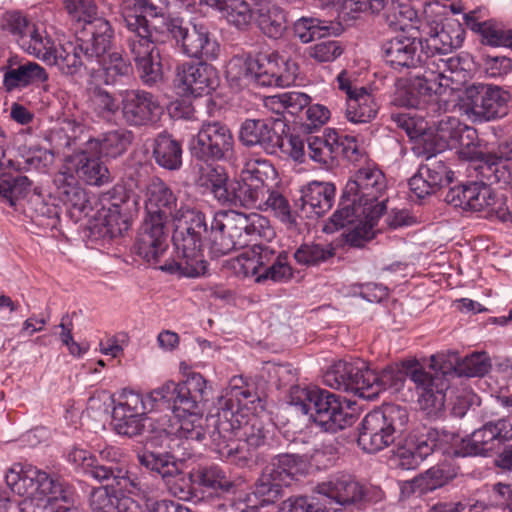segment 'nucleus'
Here are the masks:
<instances>
[{"mask_svg":"<svg viewBox=\"0 0 512 512\" xmlns=\"http://www.w3.org/2000/svg\"><path fill=\"white\" fill-rule=\"evenodd\" d=\"M6 26L23 51L57 66L67 76L78 74L82 68L95 71V64L109 51L114 37V31L106 19L87 23L73 41L59 46L55 45L44 28L28 21L18 12L7 15Z\"/></svg>","mask_w":512,"mask_h":512,"instance_id":"obj_1","label":"nucleus"},{"mask_svg":"<svg viewBox=\"0 0 512 512\" xmlns=\"http://www.w3.org/2000/svg\"><path fill=\"white\" fill-rule=\"evenodd\" d=\"M511 440L512 422L508 418H500L485 422L459 443L455 433L426 426L416 429L410 435L409 443L418 457L425 460L436 453L461 457L487 456Z\"/></svg>","mask_w":512,"mask_h":512,"instance_id":"obj_2","label":"nucleus"},{"mask_svg":"<svg viewBox=\"0 0 512 512\" xmlns=\"http://www.w3.org/2000/svg\"><path fill=\"white\" fill-rule=\"evenodd\" d=\"M207 419L209 437L216 452L232 463L246 467L257 463L256 450L265 443L264 426L257 418L243 425L232 413V405Z\"/></svg>","mask_w":512,"mask_h":512,"instance_id":"obj_3","label":"nucleus"},{"mask_svg":"<svg viewBox=\"0 0 512 512\" xmlns=\"http://www.w3.org/2000/svg\"><path fill=\"white\" fill-rule=\"evenodd\" d=\"M273 236V228L265 216L255 212L230 210L215 214L206 240L210 253L220 257L235 249L244 248L258 237L270 239Z\"/></svg>","mask_w":512,"mask_h":512,"instance_id":"obj_4","label":"nucleus"},{"mask_svg":"<svg viewBox=\"0 0 512 512\" xmlns=\"http://www.w3.org/2000/svg\"><path fill=\"white\" fill-rule=\"evenodd\" d=\"M10 489L24 497L18 503L20 512H54L57 502L69 503V491L59 480L32 465H25L19 472L11 470L6 475Z\"/></svg>","mask_w":512,"mask_h":512,"instance_id":"obj_5","label":"nucleus"},{"mask_svg":"<svg viewBox=\"0 0 512 512\" xmlns=\"http://www.w3.org/2000/svg\"><path fill=\"white\" fill-rule=\"evenodd\" d=\"M288 403L311 419L323 431L335 433L355 421L350 407L339 396L316 386L292 385Z\"/></svg>","mask_w":512,"mask_h":512,"instance_id":"obj_6","label":"nucleus"},{"mask_svg":"<svg viewBox=\"0 0 512 512\" xmlns=\"http://www.w3.org/2000/svg\"><path fill=\"white\" fill-rule=\"evenodd\" d=\"M153 28L159 32L155 33L156 41L174 40L176 47L189 58L211 61L219 56L217 40L202 23H192L189 27L182 18L167 16V19H156Z\"/></svg>","mask_w":512,"mask_h":512,"instance_id":"obj_7","label":"nucleus"},{"mask_svg":"<svg viewBox=\"0 0 512 512\" xmlns=\"http://www.w3.org/2000/svg\"><path fill=\"white\" fill-rule=\"evenodd\" d=\"M409 413L405 407L387 404L372 410L358 428V446L367 453H377L390 446L407 429Z\"/></svg>","mask_w":512,"mask_h":512,"instance_id":"obj_8","label":"nucleus"},{"mask_svg":"<svg viewBox=\"0 0 512 512\" xmlns=\"http://www.w3.org/2000/svg\"><path fill=\"white\" fill-rule=\"evenodd\" d=\"M298 72L295 62L277 53H260L245 60L230 61L227 73L237 79H245L259 86L288 87L294 84Z\"/></svg>","mask_w":512,"mask_h":512,"instance_id":"obj_9","label":"nucleus"},{"mask_svg":"<svg viewBox=\"0 0 512 512\" xmlns=\"http://www.w3.org/2000/svg\"><path fill=\"white\" fill-rule=\"evenodd\" d=\"M405 367L407 376L414 383L419 409L431 420L442 418L449 388L445 373L427 371L418 362L405 364Z\"/></svg>","mask_w":512,"mask_h":512,"instance_id":"obj_10","label":"nucleus"},{"mask_svg":"<svg viewBox=\"0 0 512 512\" xmlns=\"http://www.w3.org/2000/svg\"><path fill=\"white\" fill-rule=\"evenodd\" d=\"M234 137L229 127L220 121L202 122L189 143L191 155L205 163L229 161L234 155Z\"/></svg>","mask_w":512,"mask_h":512,"instance_id":"obj_11","label":"nucleus"},{"mask_svg":"<svg viewBox=\"0 0 512 512\" xmlns=\"http://www.w3.org/2000/svg\"><path fill=\"white\" fill-rule=\"evenodd\" d=\"M386 188L384 173L377 167L367 166L360 168L343 190L369 211L371 219H379L386 210Z\"/></svg>","mask_w":512,"mask_h":512,"instance_id":"obj_12","label":"nucleus"},{"mask_svg":"<svg viewBox=\"0 0 512 512\" xmlns=\"http://www.w3.org/2000/svg\"><path fill=\"white\" fill-rule=\"evenodd\" d=\"M274 174L275 169L269 161H248L241 171V180L232 188L229 202L260 210L265 206V197L270 189L268 180Z\"/></svg>","mask_w":512,"mask_h":512,"instance_id":"obj_13","label":"nucleus"},{"mask_svg":"<svg viewBox=\"0 0 512 512\" xmlns=\"http://www.w3.org/2000/svg\"><path fill=\"white\" fill-rule=\"evenodd\" d=\"M122 453L118 448L107 446L99 451V460L88 463V474L99 482H110L112 488L122 493L146 496V490L137 477L129 474Z\"/></svg>","mask_w":512,"mask_h":512,"instance_id":"obj_14","label":"nucleus"},{"mask_svg":"<svg viewBox=\"0 0 512 512\" xmlns=\"http://www.w3.org/2000/svg\"><path fill=\"white\" fill-rule=\"evenodd\" d=\"M172 239L176 249V259L166 261L160 269L189 278L204 275L207 263L202 253L203 238L175 229Z\"/></svg>","mask_w":512,"mask_h":512,"instance_id":"obj_15","label":"nucleus"},{"mask_svg":"<svg viewBox=\"0 0 512 512\" xmlns=\"http://www.w3.org/2000/svg\"><path fill=\"white\" fill-rule=\"evenodd\" d=\"M169 437L150 432L147 448L137 455L140 465L160 475L163 481H170L174 476H179L182 468V462L175 454L176 446Z\"/></svg>","mask_w":512,"mask_h":512,"instance_id":"obj_16","label":"nucleus"},{"mask_svg":"<svg viewBox=\"0 0 512 512\" xmlns=\"http://www.w3.org/2000/svg\"><path fill=\"white\" fill-rule=\"evenodd\" d=\"M196 410L184 411L179 408L173 416H162L156 422H150V432L170 436L175 446L178 445L177 438L201 441L206 433L209 434L207 419L210 416L204 419Z\"/></svg>","mask_w":512,"mask_h":512,"instance_id":"obj_17","label":"nucleus"},{"mask_svg":"<svg viewBox=\"0 0 512 512\" xmlns=\"http://www.w3.org/2000/svg\"><path fill=\"white\" fill-rule=\"evenodd\" d=\"M440 60H430L428 68L416 71L410 83L400 92L399 102L409 108H421L433 94H443L447 89H455L451 78L442 77L431 69L441 66Z\"/></svg>","mask_w":512,"mask_h":512,"instance_id":"obj_18","label":"nucleus"},{"mask_svg":"<svg viewBox=\"0 0 512 512\" xmlns=\"http://www.w3.org/2000/svg\"><path fill=\"white\" fill-rule=\"evenodd\" d=\"M424 47V66L428 68L430 60H440L442 65L438 68L431 69L442 77L451 78V82L459 84L461 76L466 71V61L458 55L452 54L454 43L450 34L441 29L435 34L425 39Z\"/></svg>","mask_w":512,"mask_h":512,"instance_id":"obj_19","label":"nucleus"},{"mask_svg":"<svg viewBox=\"0 0 512 512\" xmlns=\"http://www.w3.org/2000/svg\"><path fill=\"white\" fill-rule=\"evenodd\" d=\"M510 95L498 86L478 84L465 91V106L476 120L491 121L508 113Z\"/></svg>","mask_w":512,"mask_h":512,"instance_id":"obj_20","label":"nucleus"},{"mask_svg":"<svg viewBox=\"0 0 512 512\" xmlns=\"http://www.w3.org/2000/svg\"><path fill=\"white\" fill-rule=\"evenodd\" d=\"M155 33L159 32L153 28L151 34H131L126 38V48L132 56L141 80L151 86L162 80V65L160 53L154 44H160L155 40Z\"/></svg>","mask_w":512,"mask_h":512,"instance_id":"obj_21","label":"nucleus"},{"mask_svg":"<svg viewBox=\"0 0 512 512\" xmlns=\"http://www.w3.org/2000/svg\"><path fill=\"white\" fill-rule=\"evenodd\" d=\"M478 177L479 181L450 188L445 201L463 211L485 212V216L492 219V203L496 202L498 194L490 188L494 183L484 181L479 173Z\"/></svg>","mask_w":512,"mask_h":512,"instance_id":"obj_22","label":"nucleus"},{"mask_svg":"<svg viewBox=\"0 0 512 512\" xmlns=\"http://www.w3.org/2000/svg\"><path fill=\"white\" fill-rule=\"evenodd\" d=\"M385 63L397 71H420L424 66V47L421 40L399 33L382 44Z\"/></svg>","mask_w":512,"mask_h":512,"instance_id":"obj_23","label":"nucleus"},{"mask_svg":"<svg viewBox=\"0 0 512 512\" xmlns=\"http://www.w3.org/2000/svg\"><path fill=\"white\" fill-rule=\"evenodd\" d=\"M283 123L277 118L246 119L239 130L240 142L248 147H259L267 154H277L282 145Z\"/></svg>","mask_w":512,"mask_h":512,"instance_id":"obj_24","label":"nucleus"},{"mask_svg":"<svg viewBox=\"0 0 512 512\" xmlns=\"http://www.w3.org/2000/svg\"><path fill=\"white\" fill-rule=\"evenodd\" d=\"M162 107L150 92L131 89L121 94V112L129 126H146L155 123L162 114Z\"/></svg>","mask_w":512,"mask_h":512,"instance_id":"obj_25","label":"nucleus"},{"mask_svg":"<svg viewBox=\"0 0 512 512\" xmlns=\"http://www.w3.org/2000/svg\"><path fill=\"white\" fill-rule=\"evenodd\" d=\"M370 368L362 360L354 362L339 361L335 363L324 375L326 385L337 390L352 393L366 399L367 371Z\"/></svg>","mask_w":512,"mask_h":512,"instance_id":"obj_26","label":"nucleus"},{"mask_svg":"<svg viewBox=\"0 0 512 512\" xmlns=\"http://www.w3.org/2000/svg\"><path fill=\"white\" fill-rule=\"evenodd\" d=\"M469 159L474 162L473 168L488 183H507L511 173L504 163L512 161V137L497 147L496 151L482 153L474 151Z\"/></svg>","mask_w":512,"mask_h":512,"instance_id":"obj_27","label":"nucleus"},{"mask_svg":"<svg viewBox=\"0 0 512 512\" xmlns=\"http://www.w3.org/2000/svg\"><path fill=\"white\" fill-rule=\"evenodd\" d=\"M166 223L159 216H147L139 230L135 249L147 262L158 263L168 248Z\"/></svg>","mask_w":512,"mask_h":512,"instance_id":"obj_28","label":"nucleus"},{"mask_svg":"<svg viewBox=\"0 0 512 512\" xmlns=\"http://www.w3.org/2000/svg\"><path fill=\"white\" fill-rule=\"evenodd\" d=\"M175 82L185 93L196 97L210 94L219 84L215 68L200 62L184 63L177 68Z\"/></svg>","mask_w":512,"mask_h":512,"instance_id":"obj_29","label":"nucleus"},{"mask_svg":"<svg viewBox=\"0 0 512 512\" xmlns=\"http://www.w3.org/2000/svg\"><path fill=\"white\" fill-rule=\"evenodd\" d=\"M316 493L327 504L346 507L363 499L362 485L353 476L345 473L331 476L327 481L317 485Z\"/></svg>","mask_w":512,"mask_h":512,"instance_id":"obj_30","label":"nucleus"},{"mask_svg":"<svg viewBox=\"0 0 512 512\" xmlns=\"http://www.w3.org/2000/svg\"><path fill=\"white\" fill-rule=\"evenodd\" d=\"M91 149L86 148L75 152L66 158L67 165L63 169H69L77 177L89 185L102 186L111 181L108 168L101 160L91 155Z\"/></svg>","mask_w":512,"mask_h":512,"instance_id":"obj_31","label":"nucleus"},{"mask_svg":"<svg viewBox=\"0 0 512 512\" xmlns=\"http://www.w3.org/2000/svg\"><path fill=\"white\" fill-rule=\"evenodd\" d=\"M122 16L131 34H151L156 19H167L149 0H124Z\"/></svg>","mask_w":512,"mask_h":512,"instance_id":"obj_32","label":"nucleus"},{"mask_svg":"<svg viewBox=\"0 0 512 512\" xmlns=\"http://www.w3.org/2000/svg\"><path fill=\"white\" fill-rule=\"evenodd\" d=\"M3 70V86L8 92L32 85H39L48 80L46 70L40 64L33 61L16 63L13 58H10L8 65L3 67Z\"/></svg>","mask_w":512,"mask_h":512,"instance_id":"obj_33","label":"nucleus"},{"mask_svg":"<svg viewBox=\"0 0 512 512\" xmlns=\"http://www.w3.org/2000/svg\"><path fill=\"white\" fill-rule=\"evenodd\" d=\"M145 206L147 216H159L164 222L179 211L176 195L160 178H153L148 184Z\"/></svg>","mask_w":512,"mask_h":512,"instance_id":"obj_34","label":"nucleus"},{"mask_svg":"<svg viewBox=\"0 0 512 512\" xmlns=\"http://www.w3.org/2000/svg\"><path fill=\"white\" fill-rule=\"evenodd\" d=\"M335 185L331 182L313 181L301 190L302 210L308 217H321L334 203Z\"/></svg>","mask_w":512,"mask_h":512,"instance_id":"obj_35","label":"nucleus"},{"mask_svg":"<svg viewBox=\"0 0 512 512\" xmlns=\"http://www.w3.org/2000/svg\"><path fill=\"white\" fill-rule=\"evenodd\" d=\"M277 254L267 245H253L231 260V268L238 276H258L275 259Z\"/></svg>","mask_w":512,"mask_h":512,"instance_id":"obj_36","label":"nucleus"},{"mask_svg":"<svg viewBox=\"0 0 512 512\" xmlns=\"http://www.w3.org/2000/svg\"><path fill=\"white\" fill-rule=\"evenodd\" d=\"M220 15V18L239 31H247L253 22L254 11L245 0H200Z\"/></svg>","mask_w":512,"mask_h":512,"instance_id":"obj_37","label":"nucleus"},{"mask_svg":"<svg viewBox=\"0 0 512 512\" xmlns=\"http://www.w3.org/2000/svg\"><path fill=\"white\" fill-rule=\"evenodd\" d=\"M54 184L59 199L65 205L80 213L86 212L89 208L87 193L69 169L60 170L54 177Z\"/></svg>","mask_w":512,"mask_h":512,"instance_id":"obj_38","label":"nucleus"},{"mask_svg":"<svg viewBox=\"0 0 512 512\" xmlns=\"http://www.w3.org/2000/svg\"><path fill=\"white\" fill-rule=\"evenodd\" d=\"M134 140L132 131L117 128L102 133L97 138L89 139L88 149L97 150L102 157L115 159L123 155Z\"/></svg>","mask_w":512,"mask_h":512,"instance_id":"obj_39","label":"nucleus"},{"mask_svg":"<svg viewBox=\"0 0 512 512\" xmlns=\"http://www.w3.org/2000/svg\"><path fill=\"white\" fill-rule=\"evenodd\" d=\"M253 21L259 30L271 39L281 38L286 31L285 13L271 1L256 4Z\"/></svg>","mask_w":512,"mask_h":512,"instance_id":"obj_40","label":"nucleus"},{"mask_svg":"<svg viewBox=\"0 0 512 512\" xmlns=\"http://www.w3.org/2000/svg\"><path fill=\"white\" fill-rule=\"evenodd\" d=\"M367 209L356 201L345 190L342 191L338 208L329 218L324 226L326 233H333L336 230L348 228L367 216Z\"/></svg>","mask_w":512,"mask_h":512,"instance_id":"obj_41","label":"nucleus"},{"mask_svg":"<svg viewBox=\"0 0 512 512\" xmlns=\"http://www.w3.org/2000/svg\"><path fill=\"white\" fill-rule=\"evenodd\" d=\"M436 136L451 148L457 146L469 148L471 141L476 136V130L462 124L456 117H446L438 122Z\"/></svg>","mask_w":512,"mask_h":512,"instance_id":"obj_42","label":"nucleus"},{"mask_svg":"<svg viewBox=\"0 0 512 512\" xmlns=\"http://www.w3.org/2000/svg\"><path fill=\"white\" fill-rule=\"evenodd\" d=\"M378 105L374 96L360 87L354 96L347 98L346 118L355 124L368 123L376 117Z\"/></svg>","mask_w":512,"mask_h":512,"instance_id":"obj_43","label":"nucleus"},{"mask_svg":"<svg viewBox=\"0 0 512 512\" xmlns=\"http://www.w3.org/2000/svg\"><path fill=\"white\" fill-rule=\"evenodd\" d=\"M405 374L400 369L392 366H387L380 372L374 370L367 371V387L366 399L371 400L376 398L381 392L388 389L395 391L399 390L404 383Z\"/></svg>","mask_w":512,"mask_h":512,"instance_id":"obj_44","label":"nucleus"},{"mask_svg":"<svg viewBox=\"0 0 512 512\" xmlns=\"http://www.w3.org/2000/svg\"><path fill=\"white\" fill-rule=\"evenodd\" d=\"M180 408L184 411L197 409L198 404L208 400L209 390L204 377L196 372L187 375L185 381L178 383Z\"/></svg>","mask_w":512,"mask_h":512,"instance_id":"obj_45","label":"nucleus"},{"mask_svg":"<svg viewBox=\"0 0 512 512\" xmlns=\"http://www.w3.org/2000/svg\"><path fill=\"white\" fill-rule=\"evenodd\" d=\"M336 132L330 131L323 137L308 136L306 139L309 157L325 168L337 165Z\"/></svg>","mask_w":512,"mask_h":512,"instance_id":"obj_46","label":"nucleus"},{"mask_svg":"<svg viewBox=\"0 0 512 512\" xmlns=\"http://www.w3.org/2000/svg\"><path fill=\"white\" fill-rule=\"evenodd\" d=\"M155 162L167 170H178L182 166V147L179 141L168 134H160L153 145Z\"/></svg>","mask_w":512,"mask_h":512,"instance_id":"obj_47","label":"nucleus"},{"mask_svg":"<svg viewBox=\"0 0 512 512\" xmlns=\"http://www.w3.org/2000/svg\"><path fill=\"white\" fill-rule=\"evenodd\" d=\"M101 57V60L95 64V70L99 67L103 71V81L106 85H115L123 78H127L132 73V65L129 60L124 59L119 52H112Z\"/></svg>","mask_w":512,"mask_h":512,"instance_id":"obj_48","label":"nucleus"},{"mask_svg":"<svg viewBox=\"0 0 512 512\" xmlns=\"http://www.w3.org/2000/svg\"><path fill=\"white\" fill-rule=\"evenodd\" d=\"M300 457L294 454H279L271 459L263 471L284 486L290 485L299 471Z\"/></svg>","mask_w":512,"mask_h":512,"instance_id":"obj_49","label":"nucleus"},{"mask_svg":"<svg viewBox=\"0 0 512 512\" xmlns=\"http://www.w3.org/2000/svg\"><path fill=\"white\" fill-rule=\"evenodd\" d=\"M150 422H156V420L125 414L122 408L112 410V424L119 435L135 437L144 431L150 434Z\"/></svg>","mask_w":512,"mask_h":512,"instance_id":"obj_50","label":"nucleus"},{"mask_svg":"<svg viewBox=\"0 0 512 512\" xmlns=\"http://www.w3.org/2000/svg\"><path fill=\"white\" fill-rule=\"evenodd\" d=\"M99 200L103 209L108 211L116 210L128 214H132L138 204L137 196L120 185H116L107 192L102 193Z\"/></svg>","mask_w":512,"mask_h":512,"instance_id":"obj_51","label":"nucleus"},{"mask_svg":"<svg viewBox=\"0 0 512 512\" xmlns=\"http://www.w3.org/2000/svg\"><path fill=\"white\" fill-rule=\"evenodd\" d=\"M199 180L201 185L207 187L218 201L226 203L231 200V193L227 188L228 176L223 167H206L202 170Z\"/></svg>","mask_w":512,"mask_h":512,"instance_id":"obj_52","label":"nucleus"},{"mask_svg":"<svg viewBox=\"0 0 512 512\" xmlns=\"http://www.w3.org/2000/svg\"><path fill=\"white\" fill-rule=\"evenodd\" d=\"M334 256L335 248L332 244L304 243L294 253L296 262L303 266H317Z\"/></svg>","mask_w":512,"mask_h":512,"instance_id":"obj_53","label":"nucleus"},{"mask_svg":"<svg viewBox=\"0 0 512 512\" xmlns=\"http://www.w3.org/2000/svg\"><path fill=\"white\" fill-rule=\"evenodd\" d=\"M176 224V230H182L184 233L203 238L204 234L209 235L205 215L196 209H179L173 217Z\"/></svg>","mask_w":512,"mask_h":512,"instance_id":"obj_54","label":"nucleus"},{"mask_svg":"<svg viewBox=\"0 0 512 512\" xmlns=\"http://www.w3.org/2000/svg\"><path fill=\"white\" fill-rule=\"evenodd\" d=\"M466 24L475 32L479 33L483 38V43L490 46H503L505 43L506 31L500 24L495 21L488 20L478 22L471 15L466 16Z\"/></svg>","mask_w":512,"mask_h":512,"instance_id":"obj_55","label":"nucleus"},{"mask_svg":"<svg viewBox=\"0 0 512 512\" xmlns=\"http://www.w3.org/2000/svg\"><path fill=\"white\" fill-rule=\"evenodd\" d=\"M370 216V213H367L365 218L346 228L347 231L343 235L346 244L360 248L374 237V227L379 219H371Z\"/></svg>","mask_w":512,"mask_h":512,"instance_id":"obj_56","label":"nucleus"},{"mask_svg":"<svg viewBox=\"0 0 512 512\" xmlns=\"http://www.w3.org/2000/svg\"><path fill=\"white\" fill-rule=\"evenodd\" d=\"M264 202L265 206L260 208V210H271L289 228L296 227V217L291 211L288 200L280 192L270 187Z\"/></svg>","mask_w":512,"mask_h":512,"instance_id":"obj_57","label":"nucleus"},{"mask_svg":"<svg viewBox=\"0 0 512 512\" xmlns=\"http://www.w3.org/2000/svg\"><path fill=\"white\" fill-rule=\"evenodd\" d=\"M425 179L435 189H439L444 183L452 181V172L448 169L443 160L437 159L436 156H428L426 163L419 167Z\"/></svg>","mask_w":512,"mask_h":512,"instance_id":"obj_58","label":"nucleus"},{"mask_svg":"<svg viewBox=\"0 0 512 512\" xmlns=\"http://www.w3.org/2000/svg\"><path fill=\"white\" fill-rule=\"evenodd\" d=\"M295 36L302 43H309L330 33V27L317 18L302 17L293 26Z\"/></svg>","mask_w":512,"mask_h":512,"instance_id":"obj_59","label":"nucleus"},{"mask_svg":"<svg viewBox=\"0 0 512 512\" xmlns=\"http://www.w3.org/2000/svg\"><path fill=\"white\" fill-rule=\"evenodd\" d=\"M117 498V489L112 488L110 482L106 486L93 488L89 494L90 510L91 512H114Z\"/></svg>","mask_w":512,"mask_h":512,"instance_id":"obj_60","label":"nucleus"},{"mask_svg":"<svg viewBox=\"0 0 512 512\" xmlns=\"http://www.w3.org/2000/svg\"><path fill=\"white\" fill-rule=\"evenodd\" d=\"M90 105L97 116L110 120L119 110L115 97L108 91L95 87L90 95Z\"/></svg>","mask_w":512,"mask_h":512,"instance_id":"obj_61","label":"nucleus"},{"mask_svg":"<svg viewBox=\"0 0 512 512\" xmlns=\"http://www.w3.org/2000/svg\"><path fill=\"white\" fill-rule=\"evenodd\" d=\"M99 213L102 225L105 228L104 234L111 238L122 236L130 228L132 214L116 210L108 211L103 208Z\"/></svg>","mask_w":512,"mask_h":512,"instance_id":"obj_62","label":"nucleus"},{"mask_svg":"<svg viewBox=\"0 0 512 512\" xmlns=\"http://www.w3.org/2000/svg\"><path fill=\"white\" fill-rule=\"evenodd\" d=\"M283 512H330L323 499L316 496L290 497L282 503ZM335 512H338L335 510Z\"/></svg>","mask_w":512,"mask_h":512,"instance_id":"obj_63","label":"nucleus"},{"mask_svg":"<svg viewBox=\"0 0 512 512\" xmlns=\"http://www.w3.org/2000/svg\"><path fill=\"white\" fill-rule=\"evenodd\" d=\"M491 361L485 352H476L466 356L458 363V372L467 377L484 376L491 369Z\"/></svg>","mask_w":512,"mask_h":512,"instance_id":"obj_64","label":"nucleus"}]
</instances>
